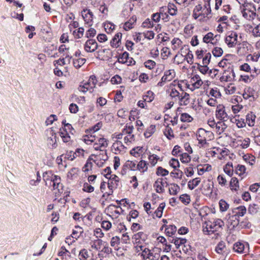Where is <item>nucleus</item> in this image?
<instances>
[{"mask_svg":"<svg viewBox=\"0 0 260 260\" xmlns=\"http://www.w3.org/2000/svg\"><path fill=\"white\" fill-rule=\"evenodd\" d=\"M203 84L202 77L198 74H194L192 75L189 83L187 84V87L191 91H193L200 88Z\"/></svg>","mask_w":260,"mask_h":260,"instance_id":"6e6552de","label":"nucleus"},{"mask_svg":"<svg viewBox=\"0 0 260 260\" xmlns=\"http://www.w3.org/2000/svg\"><path fill=\"white\" fill-rule=\"evenodd\" d=\"M233 249L235 252L238 253H246L248 251L249 245L247 243L245 245L242 242H238L234 244Z\"/></svg>","mask_w":260,"mask_h":260,"instance_id":"dca6fc26","label":"nucleus"},{"mask_svg":"<svg viewBox=\"0 0 260 260\" xmlns=\"http://www.w3.org/2000/svg\"><path fill=\"white\" fill-rule=\"evenodd\" d=\"M179 89L181 92L183 91L182 85L176 81H174L170 84L167 92L172 99L178 100L181 95V92L179 91Z\"/></svg>","mask_w":260,"mask_h":260,"instance_id":"0eeeda50","label":"nucleus"},{"mask_svg":"<svg viewBox=\"0 0 260 260\" xmlns=\"http://www.w3.org/2000/svg\"><path fill=\"white\" fill-rule=\"evenodd\" d=\"M59 134L64 142L67 143L70 141V136L66 129H61Z\"/></svg>","mask_w":260,"mask_h":260,"instance_id":"de8ad7c7","label":"nucleus"},{"mask_svg":"<svg viewBox=\"0 0 260 260\" xmlns=\"http://www.w3.org/2000/svg\"><path fill=\"white\" fill-rule=\"evenodd\" d=\"M43 178L46 185L53 187L54 193L56 196L63 192V186L60 183L61 179L59 176L54 175L51 171H49L43 174Z\"/></svg>","mask_w":260,"mask_h":260,"instance_id":"f257e3e1","label":"nucleus"},{"mask_svg":"<svg viewBox=\"0 0 260 260\" xmlns=\"http://www.w3.org/2000/svg\"><path fill=\"white\" fill-rule=\"evenodd\" d=\"M83 141L87 145H90L96 141V137L95 135L89 134L86 135L83 137Z\"/></svg>","mask_w":260,"mask_h":260,"instance_id":"2f4dec72","label":"nucleus"},{"mask_svg":"<svg viewBox=\"0 0 260 260\" xmlns=\"http://www.w3.org/2000/svg\"><path fill=\"white\" fill-rule=\"evenodd\" d=\"M235 74L232 67H229L226 70H224L221 77L220 80L222 82H231L234 80Z\"/></svg>","mask_w":260,"mask_h":260,"instance_id":"9b49d317","label":"nucleus"},{"mask_svg":"<svg viewBox=\"0 0 260 260\" xmlns=\"http://www.w3.org/2000/svg\"><path fill=\"white\" fill-rule=\"evenodd\" d=\"M245 170V167L241 165H238L237 167L235 168V172L236 174L239 176H242L244 174Z\"/></svg>","mask_w":260,"mask_h":260,"instance_id":"052dcab7","label":"nucleus"},{"mask_svg":"<svg viewBox=\"0 0 260 260\" xmlns=\"http://www.w3.org/2000/svg\"><path fill=\"white\" fill-rule=\"evenodd\" d=\"M141 255L144 259H149V260H158L160 257L159 254L157 252L156 250L149 249L147 248L144 249Z\"/></svg>","mask_w":260,"mask_h":260,"instance_id":"9d476101","label":"nucleus"},{"mask_svg":"<svg viewBox=\"0 0 260 260\" xmlns=\"http://www.w3.org/2000/svg\"><path fill=\"white\" fill-rule=\"evenodd\" d=\"M156 173L157 175L165 176L168 175L169 171L166 169L162 168L161 167H159L157 169Z\"/></svg>","mask_w":260,"mask_h":260,"instance_id":"69168bd1","label":"nucleus"},{"mask_svg":"<svg viewBox=\"0 0 260 260\" xmlns=\"http://www.w3.org/2000/svg\"><path fill=\"white\" fill-rule=\"evenodd\" d=\"M148 159L149 162L153 167L157 164L159 157L157 155L153 154L149 155Z\"/></svg>","mask_w":260,"mask_h":260,"instance_id":"3c124183","label":"nucleus"},{"mask_svg":"<svg viewBox=\"0 0 260 260\" xmlns=\"http://www.w3.org/2000/svg\"><path fill=\"white\" fill-rule=\"evenodd\" d=\"M134 126L133 125H126L122 131L123 135H127L133 133Z\"/></svg>","mask_w":260,"mask_h":260,"instance_id":"0e129e2a","label":"nucleus"},{"mask_svg":"<svg viewBox=\"0 0 260 260\" xmlns=\"http://www.w3.org/2000/svg\"><path fill=\"white\" fill-rule=\"evenodd\" d=\"M166 204L165 203L160 204L157 209L152 214L153 218H155V217L160 218L162 216L163 210Z\"/></svg>","mask_w":260,"mask_h":260,"instance_id":"c85d7f7f","label":"nucleus"},{"mask_svg":"<svg viewBox=\"0 0 260 260\" xmlns=\"http://www.w3.org/2000/svg\"><path fill=\"white\" fill-rule=\"evenodd\" d=\"M212 53L215 57H219L223 54V50L221 48L216 47L212 50Z\"/></svg>","mask_w":260,"mask_h":260,"instance_id":"774afa93","label":"nucleus"},{"mask_svg":"<svg viewBox=\"0 0 260 260\" xmlns=\"http://www.w3.org/2000/svg\"><path fill=\"white\" fill-rule=\"evenodd\" d=\"M47 139L46 143L48 147L51 149H54L57 147L56 141V134L55 131L50 128L46 132Z\"/></svg>","mask_w":260,"mask_h":260,"instance_id":"1a4fd4ad","label":"nucleus"},{"mask_svg":"<svg viewBox=\"0 0 260 260\" xmlns=\"http://www.w3.org/2000/svg\"><path fill=\"white\" fill-rule=\"evenodd\" d=\"M171 43L172 45V49L174 50H176L181 47L182 42L179 38H175L172 40Z\"/></svg>","mask_w":260,"mask_h":260,"instance_id":"ea45409f","label":"nucleus"},{"mask_svg":"<svg viewBox=\"0 0 260 260\" xmlns=\"http://www.w3.org/2000/svg\"><path fill=\"white\" fill-rule=\"evenodd\" d=\"M171 242L175 244L177 249H178L181 245H184L186 242V240L183 238H176L173 239Z\"/></svg>","mask_w":260,"mask_h":260,"instance_id":"4c0bfd02","label":"nucleus"},{"mask_svg":"<svg viewBox=\"0 0 260 260\" xmlns=\"http://www.w3.org/2000/svg\"><path fill=\"white\" fill-rule=\"evenodd\" d=\"M197 70L203 75L210 74L211 71L209 70L207 65H199Z\"/></svg>","mask_w":260,"mask_h":260,"instance_id":"a19ab883","label":"nucleus"},{"mask_svg":"<svg viewBox=\"0 0 260 260\" xmlns=\"http://www.w3.org/2000/svg\"><path fill=\"white\" fill-rule=\"evenodd\" d=\"M78 169L77 168H73L71 169L68 173L67 176L71 179H73L77 177Z\"/></svg>","mask_w":260,"mask_h":260,"instance_id":"864d4df0","label":"nucleus"},{"mask_svg":"<svg viewBox=\"0 0 260 260\" xmlns=\"http://www.w3.org/2000/svg\"><path fill=\"white\" fill-rule=\"evenodd\" d=\"M108 187L111 190L109 194L113 192V190L117 188L119 185L120 179L118 176L114 174L110 175L108 178Z\"/></svg>","mask_w":260,"mask_h":260,"instance_id":"2eb2a0df","label":"nucleus"},{"mask_svg":"<svg viewBox=\"0 0 260 260\" xmlns=\"http://www.w3.org/2000/svg\"><path fill=\"white\" fill-rule=\"evenodd\" d=\"M223 225L220 219H211L205 221L203 224V232L204 234L210 235L218 231Z\"/></svg>","mask_w":260,"mask_h":260,"instance_id":"f03ea898","label":"nucleus"},{"mask_svg":"<svg viewBox=\"0 0 260 260\" xmlns=\"http://www.w3.org/2000/svg\"><path fill=\"white\" fill-rule=\"evenodd\" d=\"M180 191V187L178 185L172 183L169 185V191L171 195H176Z\"/></svg>","mask_w":260,"mask_h":260,"instance_id":"f704fd0d","label":"nucleus"},{"mask_svg":"<svg viewBox=\"0 0 260 260\" xmlns=\"http://www.w3.org/2000/svg\"><path fill=\"white\" fill-rule=\"evenodd\" d=\"M211 11L210 4L207 2L203 7L201 5L195 7L193 11V17L196 19L201 17L200 20L206 21L210 17Z\"/></svg>","mask_w":260,"mask_h":260,"instance_id":"7ed1b4c3","label":"nucleus"},{"mask_svg":"<svg viewBox=\"0 0 260 260\" xmlns=\"http://www.w3.org/2000/svg\"><path fill=\"white\" fill-rule=\"evenodd\" d=\"M241 37L234 31H228L225 36L224 42L229 48H233L240 44Z\"/></svg>","mask_w":260,"mask_h":260,"instance_id":"39448f33","label":"nucleus"},{"mask_svg":"<svg viewBox=\"0 0 260 260\" xmlns=\"http://www.w3.org/2000/svg\"><path fill=\"white\" fill-rule=\"evenodd\" d=\"M180 120L184 122H190L193 120V118L188 113H184L181 114Z\"/></svg>","mask_w":260,"mask_h":260,"instance_id":"603ef678","label":"nucleus"},{"mask_svg":"<svg viewBox=\"0 0 260 260\" xmlns=\"http://www.w3.org/2000/svg\"><path fill=\"white\" fill-rule=\"evenodd\" d=\"M148 163L144 160H140L137 164V170H139L141 173H144L148 170Z\"/></svg>","mask_w":260,"mask_h":260,"instance_id":"cd10ccee","label":"nucleus"},{"mask_svg":"<svg viewBox=\"0 0 260 260\" xmlns=\"http://www.w3.org/2000/svg\"><path fill=\"white\" fill-rule=\"evenodd\" d=\"M176 73L174 70H169L165 72L164 75L160 81L157 83V86L162 87L165 83L172 80L175 77Z\"/></svg>","mask_w":260,"mask_h":260,"instance_id":"f8f14e48","label":"nucleus"},{"mask_svg":"<svg viewBox=\"0 0 260 260\" xmlns=\"http://www.w3.org/2000/svg\"><path fill=\"white\" fill-rule=\"evenodd\" d=\"M145 238L146 235L144 233L138 232L133 236V239L136 243L139 244L141 243V241H145Z\"/></svg>","mask_w":260,"mask_h":260,"instance_id":"c756f323","label":"nucleus"},{"mask_svg":"<svg viewBox=\"0 0 260 260\" xmlns=\"http://www.w3.org/2000/svg\"><path fill=\"white\" fill-rule=\"evenodd\" d=\"M155 131V126L154 125H150L144 133V136L146 138H149Z\"/></svg>","mask_w":260,"mask_h":260,"instance_id":"8fccbe9b","label":"nucleus"},{"mask_svg":"<svg viewBox=\"0 0 260 260\" xmlns=\"http://www.w3.org/2000/svg\"><path fill=\"white\" fill-rule=\"evenodd\" d=\"M136 20L137 19L135 17H131L127 21L124 23L123 25V28L126 31L132 29L136 23Z\"/></svg>","mask_w":260,"mask_h":260,"instance_id":"7c9ffc66","label":"nucleus"},{"mask_svg":"<svg viewBox=\"0 0 260 260\" xmlns=\"http://www.w3.org/2000/svg\"><path fill=\"white\" fill-rule=\"evenodd\" d=\"M259 210L260 205L256 203H253L249 205L248 211L251 214H255Z\"/></svg>","mask_w":260,"mask_h":260,"instance_id":"c9c22d12","label":"nucleus"},{"mask_svg":"<svg viewBox=\"0 0 260 260\" xmlns=\"http://www.w3.org/2000/svg\"><path fill=\"white\" fill-rule=\"evenodd\" d=\"M224 171L229 176H231L233 175V167L232 163L228 162L224 167Z\"/></svg>","mask_w":260,"mask_h":260,"instance_id":"6e6d98bb","label":"nucleus"},{"mask_svg":"<svg viewBox=\"0 0 260 260\" xmlns=\"http://www.w3.org/2000/svg\"><path fill=\"white\" fill-rule=\"evenodd\" d=\"M91 159L90 158H89L87 161L85 165L84 166L83 168V171L84 172H86L89 171V170H91V168L92 167V163L91 161Z\"/></svg>","mask_w":260,"mask_h":260,"instance_id":"e2e57ef3","label":"nucleus"},{"mask_svg":"<svg viewBox=\"0 0 260 260\" xmlns=\"http://www.w3.org/2000/svg\"><path fill=\"white\" fill-rule=\"evenodd\" d=\"M102 126V124L101 122H98L96 123L95 125L91 127V128H89L87 130V131H89L90 134H94L95 132L99 130Z\"/></svg>","mask_w":260,"mask_h":260,"instance_id":"680f3d73","label":"nucleus"},{"mask_svg":"<svg viewBox=\"0 0 260 260\" xmlns=\"http://www.w3.org/2000/svg\"><path fill=\"white\" fill-rule=\"evenodd\" d=\"M220 39V35H215L211 32H208L203 38V41L207 44L210 43L213 45H217Z\"/></svg>","mask_w":260,"mask_h":260,"instance_id":"4468645a","label":"nucleus"},{"mask_svg":"<svg viewBox=\"0 0 260 260\" xmlns=\"http://www.w3.org/2000/svg\"><path fill=\"white\" fill-rule=\"evenodd\" d=\"M201 182V179L200 178H196L192 180L189 181L188 182V187L191 189H193L197 187Z\"/></svg>","mask_w":260,"mask_h":260,"instance_id":"58836bf2","label":"nucleus"},{"mask_svg":"<svg viewBox=\"0 0 260 260\" xmlns=\"http://www.w3.org/2000/svg\"><path fill=\"white\" fill-rule=\"evenodd\" d=\"M215 116L220 121H226L229 119V116L225 112V107L222 105L217 106Z\"/></svg>","mask_w":260,"mask_h":260,"instance_id":"ddd939ff","label":"nucleus"},{"mask_svg":"<svg viewBox=\"0 0 260 260\" xmlns=\"http://www.w3.org/2000/svg\"><path fill=\"white\" fill-rule=\"evenodd\" d=\"M84 29L83 27H79V28L73 30V35L75 38H81L84 35Z\"/></svg>","mask_w":260,"mask_h":260,"instance_id":"a18cd8bd","label":"nucleus"},{"mask_svg":"<svg viewBox=\"0 0 260 260\" xmlns=\"http://www.w3.org/2000/svg\"><path fill=\"white\" fill-rule=\"evenodd\" d=\"M246 212V209L244 206H240L235 209V212L238 216H243Z\"/></svg>","mask_w":260,"mask_h":260,"instance_id":"09e8293b","label":"nucleus"},{"mask_svg":"<svg viewBox=\"0 0 260 260\" xmlns=\"http://www.w3.org/2000/svg\"><path fill=\"white\" fill-rule=\"evenodd\" d=\"M125 147L120 141H115L112 145V149L115 153H120L124 151Z\"/></svg>","mask_w":260,"mask_h":260,"instance_id":"393cba45","label":"nucleus"},{"mask_svg":"<svg viewBox=\"0 0 260 260\" xmlns=\"http://www.w3.org/2000/svg\"><path fill=\"white\" fill-rule=\"evenodd\" d=\"M97 80L94 76H91L88 81L80 84L78 89L79 91L85 93L87 91L93 92L97 84Z\"/></svg>","mask_w":260,"mask_h":260,"instance_id":"423d86ee","label":"nucleus"},{"mask_svg":"<svg viewBox=\"0 0 260 260\" xmlns=\"http://www.w3.org/2000/svg\"><path fill=\"white\" fill-rule=\"evenodd\" d=\"M125 167L132 171L137 170V164L135 161L127 160L125 165Z\"/></svg>","mask_w":260,"mask_h":260,"instance_id":"4d7b16f0","label":"nucleus"},{"mask_svg":"<svg viewBox=\"0 0 260 260\" xmlns=\"http://www.w3.org/2000/svg\"><path fill=\"white\" fill-rule=\"evenodd\" d=\"M88 257V252L86 249H83L80 250L79 254V258L80 260H85Z\"/></svg>","mask_w":260,"mask_h":260,"instance_id":"bf43d9fd","label":"nucleus"},{"mask_svg":"<svg viewBox=\"0 0 260 260\" xmlns=\"http://www.w3.org/2000/svg\"><path fill=\"white\" fill-rule=\"evenodd\" d=\"M82 16L86 23L91 25V23L93 19V14L89 9H84L82 11Z\"/></svg>","mask_w":260,"mask_h":260,"instance_id":"412c9836","label":"nucleus"},{"mask_svg":"<svg viewBox=\"0 0 260 260\" xmlns=\"http://www.w3.org/2000/svg\"><path fill=\"white\" fill-rule=\"evenodd\" d=\"M180 106H187L190 103V95L188 93L182 91L178 99Z\"/></svg>","mask_w":260,"mask_h":260,"instance_id":"aec40b11","label":"nucleus"},{"mask_svg":"<svg viewBox=\"0 0 260 260\" xmlns=\"http://www.w3.org/2000/svg\"><path fill=\"white\" fill-rule=\"evenodd\" d=\"M83 190L87 192H92L94 191V187L91 184L85 182L83 184Z\"/></svg>","mask_w":260,"mask_h":260,"instance_id":"338daca9","label":"nucleus"},{"mask_svg":"<svg viewBox=\"0 0 260 260\" xmlns=\"http://www.w3.org/2000/svg\"><path fill=\"white\" fill-rule=\"evenodd\" d=\"M256 9L253 7V10L248 9H244L242 11L243 16L248 20L253 19L256 15Z\"/></svg>","mask_w":260,"mask_h":260,"instance_id":"4be33fe9","label":"nucleus"},{"mask_svg":"<svg viewBox=\"0 0 260 260\" xmlns=\"http://www.w3.org/2000/svg\"><path fill=\"white\" fill-rule=\"evenodd\" d=\"M254 93V90L252 88L248 87L245 89L243 96L246 100L251 98L253 99Z\"/></svg>","mask_w":260,"mask_h":260,"instance_id":"72a5a7b5","label":"nucleus"},{"mask_svg":"<svg viewBox=\"0 0 260 260\" xmlns=\"http://www.w3.org/2000/svg\"><path fill=\"white\" fill-rule=\"evenodd\" d=\"M256 116L252 113H248L246 115V123L249 126H253L255 124Z\"/></svg>","mask_w":260,"mask_h":260,"instance_id":"e433bc0d","label":"nucleus"},{"mask_svg":"<svg viewBox=\"0 0 260 260\" xmlns=\"http://www.w3.org/2000/svg\"><path fill=\"white\" fill-rule=\"evenodd\" d=\"M230 187L232 190H237L239 188V182L237 178L233 177L230 181Z\"/></svg>","mask_w":260,"mask_h":260,"instance_id":"5fc2aeb1","label":"nucleus"},{"mask_svg":"<svg viewBox=\"0 0 260 260\" xmlns=\"http://www.w3.org/2000/svg\"><path fill=\"white\" fill-rule=\"evenodd\" d=\"M215 250L217 253L222 255L223 257L226 256L229 252V249L223 241H220L218 243L215 247Z\"/></svg>","mask_w":260,"mask_h":260,"instance_id":"a211bd4d","label":"nucleus"},{"mask_svg":"<svg viewBox=\"0 0 260 260\" xmlns=\"http://www.w3.org/2000/svg\"><path fill=\"white\" fill-rule=\"evenodd\" d=\"M225 121H220L217 122L215 125V131L217 133L220 134L227 127V125L224 123Z\"/></svg>","mask_w":260,"mask_h":260,"instance_id":"473e14b6","label":"nucleus"},{"mask_svg":"<svg viewBox=\"0 0 260 260\" xmlns=\"http://www.w3.org/2000/svg\"><path fill=\"white\" fill-rule=\"evenodd\" d=\"M98 43L95 40L89 39L84 45V48L87 52H93L98 49Z\"/></svg>","mask_w":260,"mask_h":260,"instance_id":"f3484780","label":"nucleus"},{"mask_svg":"<svg viewBox=\"0 0 260 260\" xmlns=\"http://www.w3.org/2000/svg\"><path fill=\"white\" fill-rule=\"evenodd\" d=\"M129 59L132 60L133 58L129 57V54L126 52H124L121 54L118 59L119 62L122 63H127L129 64H132V61H129Z\"/></svg>","mask_w":260,"mask_h":260,"instance_id":"bb28decb","label":"nucleus"},{"mask_svg":"<svg viewBox=\"0 0 260 260\" xmlns=\"http://www.w3.org/2000/svg\"><path fill=\"white\" fill-rule=\"evenodd\" d=\"M199 144L202 147L206 148L208 146V142L214 138L213 133L209 131H206L204 128H199L196 134Z\"/></svg>","mask_w":260,"mask_h":260,"instance_id":"20e7f679","label":"nucleus"},{"mask_svg":"<svg viewBox=\"0 0 260 260\" xmlns=\"http://www.w3.org/2000/svg\"><path fill=\"white\" fill-rule=\"evenodd\" d=\"M167 183L161 178H158L153 184V187L156 192L160 193L165 191L164 186Z\"/></svg>","mask_w":260,"mask_h":260,"instance_id":"6ab92c4d","label":"nucleus"},{"mask_svg":"<svg viewBox=\"0 0 260 260\" xmlns=\"http://www.w3.org/2000/svg\"><path fill=\"white\" fill-rule=\"evenodd\" d=\"M162 229L165 228V231L167 236L169 237H172L175 234L177 231V228L174 225L170 224L166 225L164 224L162 227Z\"/></svg>","mask_w":260,"mask_h":260,"instance_id":"b1692460","label":"nucleus"},{"mask_svg":"<svg viewBox=\"0 0 260 260\" xmlns=\"http://www.w3.org/2000/svg\"><path fill=\"white\" fill-rule=\"evenodd\" d=\"M143 100L147 103H150L154 100V93L151 91H148L143 96Z\"/></svg>","mask_w":260,"mask_h":260,"instance_id":"c03bdc74","label":"nucleus"},{"mask_svg":"<svg viewBox=\"0 0 260 260\" xmlns=\"http://www.w3.org/2000/svg\"><path fill=\"white\" fill-rule=\"evenodd\" d=\"M108 145L107 141L104 138L96 137V141L94 143V149L96 150L102 148H105Z\"/></svg>","mask_w":260,"mask_h":260,"instance_id":"5701e85b","label":"nucleus"},{"mask_svg":"<svg viewBox=\"0 0 260 260\" xmlns=\"http://www.w3.org/2000/svg\"><path fill=\"white\" fill-rule=\"evenodd\" d=\"M86 61V59L83 58H79L77 59H73V65L74 66L78 69L80 68L82 65H83Z\"/></svg>","mask_w":260,"mask_h":260,"instance_id":"37998d69","label":"nucleus"},{"mask_svg":"<svg viewBox=\"0 0 260 260\" xmlns=\"http://www.w3.org/2000/svg\"><path fill=\"white\" fill-rule=\"evenodd\" d=\"M224 90L226 94H233L236 92V87L233 84H230L225 87Z\"/></svg>","mask_w":260,"mask_h":260,"instance_id":"13d9d810","label":"nucleus"},{"mask_svg":"<svg viewBox=\"0 0 260 260\" xmlns=\"http://www.w3.org/2000/svg\"><path fill=\"white\" fill-rule=\"evenodd\" d=\"M167 9H168V12L171 15L174 16L177 14V9L176 6L174 4H171V3H169L168 7H167Z\"/></svg>","mask_w":260,"mask_h":260,"instance_id":"79ce46f5","label":"nucleus"},{"mask_svg":"<svg viewBox=\"0 0 260 260\" xmlns=\"http://www.w3.org/2000/svg\"><path fill=\"white\" fill-rule=\"evenodd\" d=\"M121 37V33L116 34L110 42L111 46L113 48L119 47Z\"/></svg>","mask_w":260,"mask_h":260,"instance_id":"a878e982","label":"nucleus"},{"mask_svg":"<svg viewBox=\"0 0 260 260\" xmlns=\"http://www.w3.org/2000/svg\"><path fill=\"white\" fill-rule=\"evenodd\" d=\"M180 160L182 163L187 164L191 160V157L188 153H182L179 155Z\"/></svg>","mask_w":260,"mask_h":260,"instance_id":"49530a36","label":"nucleus"}]
</instances>
